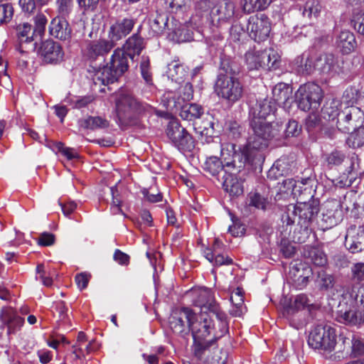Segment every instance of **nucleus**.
<instances>
[{
	"instance_id": "f257e3e1",
	"label": "nucleus",
	"mask_w": 364,
	"mask_h": 364,
	"mask_svg": "<svg viewBox=\"0 0 364 364\" xmlns=\"http://www.w3.org/2000/svg\"><path fill=\"white\" fill-rule=\"evenodd\" d=\"M235 144L228 143L220 146V154L225 160L227 170L221 182L225 191L231 196H239L243 193V181L239 176L247 163H255L241 153H237Z\"/></svg>"
},
{
	"instance_id": "f03ea898",
	"label": "nucleus",
	"mask_w": 364,
	"mask_h": 364,
	"mask_svg": "<svg viewBox=\"0 0 364 364\" xmlns=\"http://www.w3.org/2000/svg\"><path fill=\"white\" fill-rule=\"evenodd\" d=\"M250 126L252 134L247 139V144L240 148L237 153H241L252 161H259L263 156L261 151L267 147L269 142L279 135L278 124L267 121H261L259 118H252Z\"/></svg>"
},
{
	"instance_id": "7ed1b4c3",
	"label": "nucleus",
	"mask_w": 364,
	"mask_h": 364,
	"mask_svg": "<svg viewBox=\"0 0 364 364\" xmlns=\"http://www.w3.org/2000/svg\"><path fill=\"white\" fill-rule=\"evenodd\" d=\"M121 48H117L109 62L102 67L90 65L88 72L95 85H107L116 82L129 68V60L134 59Z\"/></svg>"
},
{
	"instance_id": "20e7f679",
	"label": "nucleus",
	"mask_w": 364,
	"mask_h": 364,
	"mask_svg": "<svg viewBox=\"0 0 364 364\" xmlns=\"http://www.w3.org/2000/svg\"><path fill=\"white\" fill-rule=\"evenodd\" d=\"M319 211V203L316 200H311L309 202H299L296 205L290 204L288 205L287 210L282 214L281 220L282 227H287L285 232L288 228L291 226L297 220L298 225L301 227L308 228L314 221ZM291 232V229H289Z\"/></svg>"
},
{
	"instance_id": "39448f33",
	"label": "nucleus",
	"mask_w": 364,
	"mask_h": 364,
	"mask_svg": "<svg viewBox=\"0 0 364 364\" xmlns=\"http://www.w3.org/2000/svg\"><path fill=\"white\" fill-rule=\"evenodd\" d=\"M192 302L195 306L200 308V313L205 311L213 314L222 324H225V314L220 310L215 301L213 291L208 288L201 287L191 290Z\"/></svg>"
},
{
	"instance_id": "423d86ee",
	"label": "nucleus",
	"mask_w": 364,
	"mask_h": 364,
	"mask_svg": "<svg viewBox=\"0 0 364 364\" xmlns=\"http://www.w3.org/2000/svg\"><path fill=\"white\" fill-rule=\"evenodd\" d=\"M323 97L321 87L314 82L301 85L295 93V102L298 107L304 112L317 109Z\"/></svg>"
},
{
	"instance_id": "0eeeda50",
	"label": "nucleus",
	"mask_w": 364,
	"mask_h": 364,
	"mask_svg": "<svg viewBox=\"0 0 364 364\" xmlns=\"http://www.w3.org/2000/svg\"><path fill=\"white\" fill-rule=\"evenodd\" d=\"M336 329L329 325H318L311 332L308 338L309 346L316 350L331 352L336 345Z\"/></svg>"
},
{
	"instance_id": "6e6552de",
	"label": "nucleus",
	"mask_w": 364,
	"mask_h": 364,
	"mask_svg": "<svg viewBox=\"0 0 364 364\" xmlns=\"http://www.w3.org/2000/svg\"><path fill=\"white\" fill-rule=\"evenodd\" d=\"M147 105L139 102L127 93H120L116 98V110L119 120L124 122L131 119L134 114L145 112Z\"/></svg>"
},
{
	"instance_id": "1a4fd4ad",
	"label": "nucleus",
	"mask_w": 364,
	"mask_h": 364,
	"mask_svg": "<svg viewBox=\"0 0 364 364\" xmlns=\"http://www.w3.org/2000/svg\"><path fill=\"white\" fill-rule=\"evenodd\" d=\"M215 91L219 97L231 103L239 101L244 92V87L238 77H230L226 79L216 78Z\"/></svg>"
},
{
	"instance_id": "9d476101",
	"label": "nucleus",
	"mask_w": 364,
	"mask_h": 364,
	"mask_svg": "<svg viewBox=\"0 0 364 364\" xmlns=\"http://www.w3.org/2000/svg\"><path fill=\"white\" fill-rule=\"evenodd\" d=\"M166 134L173 146L181 152H191L195 147L192 136L177 121L168 123Z\"/></svg>"
},
{
	"instance_id": "9b49d317",
	"label": "nucleus",
	"mask_w": 364,
	"mask_h": 364,
	"mask_svg": "<svg viewBox=\"0 0 364 364\" xmlns=\"http://www.w3.org/2000/svg\"><path fill=\"white\" fill-rule=\"evenodd\" d=\"M336 319L346 325L356 326L364 323V311L358 309L353 302L341 298L336 312Z\"/></svg>"
},
{
	"instance_id": "f8f14e48",
	"label": "nucleus",
	"mask_w": 364,
	"mask_h": 364,
	"mask_svg": "<svg viewBox=\"0 0 364 364\" xmlns=\"http://www.w3.org/2000/svg\"><path fill=\"white\" fill-rule=\"evenodd\" d=\"M195 318V313L188 307L173 311L168 318V324L171 331L182 338H186L191 332L192 319Z\"/></svg>"
},
{
	"instance_id": "ddd939ff",
	"label": "nucleus",
	"mask_w": 364,
	"mask_h": 364,
	"mask_svg": "<svg viewBox=\"0 0 364 364\" xmlns=\"http://www.w3.org/2000/svg\"><path fill=\"white\" fill-rule=\"evenodd\" d=\"M247 30L249 36L255 41H265L271 31V23L268 16L264 14H257L247 20Z\"/></svg>"
},
{
	"instance_id": "4468645a",
	"label": "nucleus",
	"mask_w": 364,
	"mask_h": 364,
	"mask_svg": "<svg viewBox=\"0 0 364 364\" xmlns=\"http://www.w3.org/2000/svg\"><path fill=\"white\" fill-rule=\"evenodd\" d=\"M363 112L357 107H346L341 112V117L336 122L337 129L343 133H350L363 124Z\"/></svg>"
},
{
	"instance_id": "2eb2a0df",
	"label": "nucleus",
	"mask_w": 364,
	"mask_h": 364,
	"mask_svg": "<svg viewBox=\"0 0 364 364\" xmlns=\"http://www.w3.org/2000/svg\"><path fill=\"white\" fill-rule=\"evenodd\" d=\"M343 220L341 202L336 199L327 200L322 208L319 225L323 230L330 229Z\"/></svg>"
},
{
	"instance_id": "dca6fc26",
	"label": "nucleus",
	"mask_w": 364,
	"mask_h": 364,
	"mask_svg": "<svg viewBox=\"0 0 364 364\" xmlns=\"http://www.w3.org/2000/svg\"><path fill=\"white\" fill-rule=\"evenodd\" d=\"M235 4L229 0H225L223 3L213 6L210 11V21L213 26L222 28L230 20L235 16Z\"/></svg>"
},
{
	"instance_id": "f3484780",
	"label": "nucleus",
	"mask_w": 364,
	"mask_h": 364,
	"mask_svg": "<svg viewBox=\"0 0 364 364\" xmlns=\"http://www.w3.org/2000/svg\"><path fill=\"white\" fill-rule=\"evenodd\" d=\"M39 54L44 63L47 64H58L64 57V52L59 43L53 40H47L41 43Z\"/></svg>"
},
{
	"instance_id": "a211bd4d",
	"label": "nucleus",
	"mask_w": 364,
	"mask_h": 364,
	"mask_svg": "<svg viewBox=\"0 0 364 364\" xmlns=\"http://www.w3.org/2000/svg\"><path fill=\"white\" fill-rule=\"evenodd\" d=\"M241 72L242 65L238 59L225 53L220 55L217 78L226 79L232 76L237 77Z\"/></svg>"
},
{
	"instance_id": "6ab92c4d",
	"label": "nucleus",
	"mask_w": 364,
	"mask_h": 364,
	"mask_svg": "<svg viewBox=\"0 0 364 364\" xmlns=\"http://www.w3.org/2000/svg\"><path fill=\"white\" fill-rule=\"evenodd\" d=\"M114 47L113 43L108 39H100L90 42L87 47V55L91 60V65L100 67L95 61L99 59L104 62V56L110 52Z\"/></svg>"
},
{
	"instance_id": "aec40b11",
	"label": "nucleus",
	"mask_w": 364,
	"mask_h": 364,
	"mask_svg": "<svg viewBox=\"0 0 364 364\" xmlns=\"http://www.w3.org/2000/svg\"><path fill=\"white\" fill-rule=\"evenodd\" d=\"M134 25V21L132 18H124L117 20L109 27L108 40L115 46L117 41L122 39L131 32Z\"/></svg>"
},
{
	"instance_id": "412c9836",
	"label": "nucleus",
	"mask_w": 364,
	"mask_h": 364,
	"mask_svg": "<svg viewBox=\"0 0 364 364\" xmlns=\"http://www.w3.org/2000/svg\"><path fill=\"white\" fill-rule=\"evenodd\" d=\"M67 17L55 16L50 21L48 31L51 36L61 41H66L71 38L72 28L70 26Z\"/></svg>"
},
{
	"instance_id": "4be33fe9",
	"label": "nucleus",
	"mask_w": 364,
	"mask_h": 364,
	"mask_svg": "<svg viewBox=\"0 0 364 364\" xmlns=\"http://www.w3.org/2000/svg\"><path fill=\"white\" fill-rule=\"evenodd\" d=\"M345 245L352 253L364 250V227L349 228L346 235Z\"/></svg>"
},
{
	"instance_id": "5701e85b",
	"label": "nucleus",
	"mask_w": 364,
	"mask_h": 364,
	"mask_svg": "<svg viewBox=\"0 0 364 364\" xmlns=\"http://www.w3.org/2000/svg\"><path fill=\"white\" fill-rule=\"evenodd\" d=\"M193 19L186 25H183L178 28L171 30L173 36V38L178 43L191 41H200L203 36L198 28H194L192 27Z\"/></svg>"
},
{
	"instance_id": "b1692460",
	"label": "nucleus",
	"mask_w": 364,
	"mask_h": 364,
	"mask_svg": "<svg viewBox=\"0 0 364 364\" xmlns=\"http://www.w3.org/2000/svg\"><path fill=\"white\" fill-rule=\"evenodd\" d=\"M1 321L7 326V333L14 334L24 323V319L17 315L11 307H4L0 313Z\"/></svg>"
},
{
	"instance_id": "393cba45",
	"label": "nucleus",
	"mask_w": 364,
	"mask_h": 364,
	"mask_svg": "<svg viewBox=\"0 0 364 364\" xmlns=\"http://www.w3.org/2000/svg\"><path fill=\"white\" fill-rule=\"evenodd\" d=\"M193 329V354L198 359L200 360L203 358L205 350L215 343V339L206 341L205 339L208 336L206 330H203L201 332L198 328H195Z\"/></svg>"
},
{
	"instance_id": "a878e982",
	"label": "nucleus",
	"mask_w": 364,
	"mask_h": 364,
	"mask_svg": "<svg viewBox=\"0 0 364 364\" xmlns=\"http://www.w3.org/2000/svg\"><path fill=\"white\" fill-rule=\"evenodd\" d=\"M309 299L306 294H301L296 296L292 301L291 298L283 297L280 304L283 307L284 314L287 316H292L296 311L304 309L309 305Z\"/></svg>"
},
{
	"instance_id": "bb28decb",
	"label": "nucleus",
	"mask_w": 364,
	"mask_h": 364,
	"mask_svg": "<svg viewBox=\"0 0 364 364\" xmlns=\"http://www.w3.org/2000/svg\"><path fill=\"white\" fill-rule=\"evenodd\" d=\"M338 60L333 53H321L316 58V71L321 75H331L336 73Z\"/></svg>"
},
{
	"instance_id": "cd10ccee",
	"label": "nucleus",
	"mask_w": 364,
	"mask_h": 364,
	"mask_svg": "<svg viewBox=\"0 0 364 364\" xmlns=\"http://www.w3.org/2000/svg\"><path fill=\"white\" fill-rule=\"evenodd\" d=\"M335 46L343 54L350 53L357 46L355 35L349 31H341L336 37Z\"/></svg>"
},
{
	"instance_id": "c85d7f7f",
	"label": "nucleus",
	"mask_w": 364,
	"mask_h": 364,
	"mask_svg": "<svg viewBox=\"0 0 364 364\" xmlns=\"http://www.w3.org/2000/svg\"><path fill=\"white\" fill-rule=\"evenodd\" d=\"M247 20L242 15L236 14L229 28L230 39L234 42L242 41L247 35V30L245 28Z\"/></svg>"
},
{
	"instance_id": "c756f323",
	"label": "nucleus",
	"mask_w": 364,
	"mask_h": 364,
	"mask_svg": "<svg viewBox=\"0 0 364 364\" xmlns=\"http://www.w3.org/2000/svg\"><path fill=\"white\" fill-rule=\"evenodd\" d=\"M223 160V161L217 156H210L206 159L203 166L204 171L215 177L218 181H220V174H225V171H228L225 160Z\"/></svg>"
},
{
	"instance_id": "7c9ffc66",
	"label": "nucleus",
	"mask_w": 364,
	"mask_h": 364,
	"mask_svg": "<svg viewBox=\"0 0 364 364\" xmlns=\"http://www.w3.org/2000/svg\"><path fill=\"white\" fill-rule=\"evenodd\" d=\"M340 340L342 341L343 348L340 351H344L347 348L346 354H348L350 350V355L354 357L364 355V340L362 338H356L352 336L351 338L340 336Z\"/></svg>"
},
{
	"instance_id": "2f4dec72",
	"label": "nucleus",
	"mask_w": 364,
	"mask_h": 364,
	"mask_svg": "<svg viewBox=\"0 0 364 364\" xmlns=\"http://www.w3.org/2000/svg\"><path fill=\"white\" fill-rule=\"evenodd\" d=\"M215 316L213 314H208L207 311H204L198 316H196L195 313V318L191 321V331L192 333V336L193 337V331L195 327L200 330V331H203V330H206L208 333V336L210 334V330L213 328V322H214Z\"/></svg>"
},
{
	"instance_id": "473e14b6",
	"label": "nucleus",
	"mask_w": 364,
	"mask_h": 364,
	"mask_svg": "<svg viewBox=\"0 0 364 364\" xmlns=\"http://www.w3.org/2000/svg\"><path fill=\"white\" fill-rule=\"evenodd\" d=\"M342 294L344 296V299L354 303L362 312H364V286L347 287L343 289Z\"/></svg>"
},
{
	"instance_id": "72a5a7b5",
	"label": "nucleus",
	"mask_w": 364,
	"mask_h": 364,
	"mask_svg": "<svg viewBox=\"0 0 364 364\" xmlns=\"http://www.w3.org/2000/svg\"><path fill=\"white\" fill-rule=\"evenodd\" d=\"M16 33L20 44L33 42L32 48L35 49L38 39L36 38L31 24L28 23L18 24L16 26Z\"/></svg>"
},
{
	"instance_id": "f704fd0d",
	"label": "nucleus",
	"mask_w": 364,
	"mask_h": 364,
	"mask_svg": "<svg viewBox=\"0 0 364 364\" xmlns=\"http://www.w3.org/2000/svg\"><path fill=\"white\" fill-rule=\"evenodd\" d=\"M149 26L155 35H161L166 31H171L168 24V16L166 13L156 11L149 19Z\"/></svg>"
},
{
	"instance_id": "c9c22d12",
	"label": "nucleus",
	"mask_w": 364,
	"mask_h": 364,
	"mask_svg": "<svg viewBox=\"0 0 364 364\" xmlns=\"http://www.w3.org/2000/svg\"><path fill=\"white\" fill-rule=\"evenodd\" d=\"M292 93L291 87L284 82L277 84L272 89V101L279 106L285 107Z\"/></svg>"
},
{
	"instance_id": "e433bc0d",
	"label": "nucleus",
	"mask_w": 364,
	"mask_h": 364,
	"mask_svg": "<svg viewBox=\"0 0 364 364\" xmlns=\"http://www.w3.org/2000/svg\"><path fill=\"white\" fill-rule=\"evenodd\" d=\"M144 47V39L138 33H134L126 41L122 49L134 59L135 55H139Z\"/></svg>"
},
{
	"instance_id": "4c0bfd02",
	"label": "nucleus",
	"mask_w": 364,
	"mask_h": 364,
	"mask_svg": "<svg viewBox=\"0 0 364 364\" xmlns=\"http://www.w3.org/2000/svg\"><path fill=\"white\" fill-rule=\"evenodd\" d=\"M175 106L176 107L178 106L181 108L179 115L184 120L192 121L199 119L203 114V107L196 103L181 105V103L178 102Z\"/></svg>"
},
{
	"instance_id": "58836bf2",
	"label": "nucleus",
	"mask_w": 364,
	"mask_h": 364,
	"mask_svg": "<svg viewBox=\"0 0 364 364\" xmlns=\"http://www.w3.org/2000/svg\"><path fill=\"white\" fill-rule=\"evenodd\" d=\"M294 276V282L299 289H302L309 282V277L311 274V269L305 264L299 263L294 266L291 270Z\"/></svg>"
},
{
	"instance_id": "ea45409f",
	"label": "nucleus",
	"mask_w": 364,
	"mask_h": 364,
	"mask_svg": "<svg viewBox=\"0 0 364 364\" xmlns=\"http://www.w3.org/2000/svg\"><path fill=\"white\" fill-rule=\"evenodd\" d=\"M296 71L302 75H311L316 71V58L313 59L305 53L297 56L294 60Z\"/></svg>"
},
{
	"instance_id": "a19ab883",
	"label": "nucleus",
	"mask_w": 364,
	"mask_h": 364,
	"mask_svg": "<svg viewBox=\"0 0 364 364\" xmlns=\"http://www.w3.org/2000/svg\"><path fill=\"white\" fill-rule=\"evenodd\" d=\"M275 110V102L271 100L265 99L258 103L253 112L252 118H259L261 121H267L266 118L273 114Z\"/></svg>"
},
{
	"instance_id": "79ce46f5",
	"label": "nucleus",
	"mask_w": 364,
	"mask_h": 364,
	"mask_svg": "<svg viewBox=\"0 0 364 364\" xmlns=\"http://www.w3.org/2000/svg\"><path fill=\"white\" fill-rule=\"evenodd\" d=\"M166 75L172 81L180 84L187 75V70L184 65L173 61L167 65Z\"/></svg>"
},
{
	"instance_id": "37998d69",
	"label": "nucleus",
	"mask_w": 364,
	"mask_h": 364,
	"mask_svg": "<svg viewBox=\"0 0 364 364\" xmlns=\"http://www.w3.org/2000/svg\"><path fill=\"white\" fill-rule=\"evenodd\" d=\"M78 124L80 127L90 130L105 129L109 125V122L106 119L99 116H90L85 119H79Z\"/></svg>"
},
{
	"instance_id": "c03bdc74",
	"label": "nucleus",
	"mask_w": 364,
	"mask_h": 364,
	"mask_svg": "<svg viewBox=\"0 0 364 364\" xmlns=\"http://www.w3.org/2000/svg\"><path fill=\"white\" fill-rule=\"evenodd\" d=\"M244 291L242 288H236L230 295V301L233 305L230 311L231 315L234 316H240L242 314L244 304Z\"/></svg>"
},
{
	"instance_id": "a18cd8bd",
	"label": "nucleus",
	"mask_w": 364,
	"mask_h": 364,
	"mask_svg": "<svg viewBox=\"0 0 364 364\" xmlns=\"http://www.w3.org/2000/svg\"><path fill=\"white\" fill-rule=\"evenodd\" d=\"M262 68L276 70L279 65V56L274 50H264L262 52Z\"/></svg>"
},
{
	"instance_id": "49530a36",
	"label": "nucleus",
	"mask_w": 364,
	"mask_h": 364,
	"mask_svg": "<svg viewBox=\"0 0 364 364\" xmlns=\"http://www.w3.org/2000/svg\"><path fill=\"white\" fill-rule=\"evenodd\" d=\"M304 255L316 266L323 267L327 263V257L325 252L318 247H311L308 248L305 251Z\"/></svg>"
},
{
	"instance_id": "de8ad7c7",
	"label": "nucleus",
	"mask_w": 364,
	"mask_h": 364,
	"mask_svg": "<svg viewBox=\"0 0 364 364\" xmlns=\"http://www.w3.org/2000/svg\"><path fill=\"white\" fill-rule=\"evenodd\" d=\"M346 139V143L349 147L355 149L362 146L364 144V126L360 124L358 128L353 129Z\"/></svg>"
},
{
	"instance_id": "09e8293b",
	"label": "nucleus",
	"mask_w": 364,
	"mask_h": 364,
	"mask_svg": "<svg viewBox=\"0 0 364 364\" xmlns=\"http://www.w3.org/2000/svg\"><path fill=\"white\" fill-rule=\"evenodd\" d=\"M346 159V154L340 150L334 149L324 156V161L328 168L339 166L343 164Z\"/></svg>"
},
{
	"instance_id": "8fccbe9b",
	"label": "nucleus",
	"mask_w": 364,
	"mask_h": 364,
	"mask_svg": "<svg viewBox=\"0 0 364 364\" xmlns=\"http://www.w3.org/2000/svg\"><path fill=\"white\" fill-rule=\"evenodd\" d=\"M272 2V0H245L242 11L246 14L265 10Z\"/></svg>"
},
{
	"instance_id": "3c124183",
	"label": "nucleus",
	"mask_w": 364,
	"mask_h": 364,
	"mask_svg": "<svg viewBox=\"0 0 364 364\" xmlns=\"http://www.w3.org/2000/svg\"><path fill=\"white\" fill-rule=\"evenodd\" d=\"M262 50H250L245 53V61L249 70L262 68Z\"/></svg>"
},
{
	"instance_id": "603ef678",
	"label": "nucleus",
	"mask_w": 364,
	"mask_h": 364,
	"mask_svg": "<svg viewBox=\"0 0 364 364\" xmlns=\"http://www.w3.org/2000/svg\"><path fill=\"white\" fill-rule=\"evenodd\" d=\"M204 255L205 258L211 263L216 266L223 264H229L232 263V259L228 257L225 258L220 251L215 250V252H212L210 249L206 248L204 250Z\"/></svg>"
},
{
	"instance_id": "864d4df0",
	"label": "nucleus",
	"mask_w": 364,
	"mask_h": 364,
	"mask_svg": "<svg viewBox=\"0 0 364 364\" xmlns=\"http://www.w3.org/2000/svg\"><path fill=\"white\" fill-rule=\"evenodd\" d=\"M321 9L322 5L320 0H307L304 6L303 15L309 18H316Z\"/></svg>"
},
{
	"instance_id": "5fc2aeb1",
	"label": "nucleus",
	"mask_w": 364,
	"mask_h": 364,
	"mask_svg": "<svg viewBox=\"0 0 364 364\" xmlns=\"http://www.w3.org/2000/svg\"><path fill=\"white\" fill-rule=\"evenodd\" d=\"M140 72L142 78L148 85H153V73L149 57L143 55L140 62Z\"/></svg>"
},
{
	"instance_id": "6e6d98bb",
	"label": "nucleus",
	"mask_w": 364,
	"mask_h": 364,
	"mask_svg": "<svg viewBox=\"0 0 364 364\" xmlns=\"http://www.w3.org/2000/svg\"><path fill=\"white\" fill-rule=\"evenodd\" d=\"M305 127L309 134H314L321 129V119L314 112L308 115L305 120Z\"/></svg>"
},
{
	"instance_id": "4d7b16f0",
	"label": "nucleus",
	"mask_w": 364,
	"mask_h": 364,
	"mask_svg": "<svg viewBox=\"0 0 364 364\" xmlns=\"http://www.w3.org/2000/svg\"><path fill=\"white\" fill-rule=\"evenodd\" d=\"M341 112L337 107L336 102H332L329 105H325L322 109L321 113L323 117L328 121H334L335 119H339L341 117Z\"/></svg>"
},
{
	"instance_id": "13d9d810",
	"label": "nucleus",
	"mask_w": 364,
	"mask_h": 364,
	"mask_svg": "<svg viewBox=\"0 0 364 364\" xmlns=\"http://www.w3.org/2000/svg\"><path fill=\"white\" fill-rule=\"evenodd\" d=\"M287 172L285 163L282 160L276 161L267 172V177L271 180H277L284 176Z\"/></svg>"
},
{
	"instance_id": "bf43d9fd",
	"label": "nucleus",
	"mask_w": 364,
	"mask_h": 364,
	"mask_svg": "<svg viewBox=\"0 0 364 364\" xmlns=\"http://www.w3.org/2000/svg\"><path fill=\"white\" fill-rule=\"evenodd\" d=\"M105 0H76L79 9L83 14H89L98 10Z\"/></svg>"
},
{
	"instance_id": "052dcab7",
	"label": "nucleus",
	"mask_w": 364,
	"mask_h": 364,
	"mask_svg": "<svg viewBox=\"0 0 364 364\" xmlns=\"http://www.w3.org/2000/svg\"><path fill=\"white\" fill-rule=\"evenodd\" d=\"M14 9L11 3L0 4V26L7 25L14 17Z\"/></svg>"
},
{
	"instance_id": "680f3d73",
	"label": "nucleus",
	"mask_w": 364,
	"mask_h": 364,
	"mask_svg": "<svg viewBox=\"0 0 364 364\" xmlns=\"http://www.w3.org/2000/svg\"><path fill=\"white\" fill-rule=\"evenodd\" d=\"M47 21L46 16L43 14H38L34 17L35 26L33 28V31L36 35V38L39 41L41 40L42 36L44 35Z\"/></svg>"
},
{
	"instance_id": "e2e57ef3",
	"label": "nucleus",
	"mask_w": 364,
	"mask_h": 364,
	"mask_svg": "<svg viewBox=\"0 0 364 364\" xmlns=\"http://www.w3.org/2000/svg\"><path fill=\"white\" fill-rule=\"evenodd\" d=\"M267 204V200L258 193H250L246 200L247 206L257 209L265 210Z\"/></svg>"
},
{
	"instance_id": "0e129e2a",
	"label": "nucleus",
	"mask_w": 364,
	"mask_h": 364,
	"mask_svg": "<svg viewBox=\"0 0 364 364\" xmlns=\"http://www.w3.org/2000/svg\"><path fill=\"white\" fill-rule=\"evenodd\" d=\"M58 16L68 17L73 9V0H55Z\"/></svg>"
},
{
	"instance_id": "69168bd1",
	"label": "nucleus",
	"mask_w": 364,
	"mask_h": 364,
	"mask_svg": "<svg viewBox=\"0 0 364 364\" xmlns=\"http://www.w3.org/2000/svg\"><path fill=\"white\" fill-rule=\"evenodd\" d=\"M227 126L228 136L232 139H239L245 133V129L236 121H230Z\"/></svg>"
},
{
	"instance_id": "338daca9",
	"label": "nucleus",
	"mask_w": 364,
	"mask_h": 364,
	"mask_svg": "<svg viewBox=\"0 0 364 364\" xmlns=\"http://www.w3.org/2000/svg\"><path fill=\"white\" fill-rule=\"evenodd\" d=\"M194 129L200 136V140L203 143L209 144L213 141L215 129L194 127Z\"/></svg>"
},
{
	"instance_id": "774afa93",
	"label": "nucleus",
	"mask_w": 364,
	"mask_h": 364,
	"mask_svg": "<svg viewBox=\"0 0 364 364\" xmlns=\"http://www.w3.org/2000/svg\"><path fill=\"white\" fill-rule=\"evenodd\" d=\"M319 285L321 290H328L333 287L334 278L331 274L321 271L318 273Z\"/></svg>"
}]
</instances>
